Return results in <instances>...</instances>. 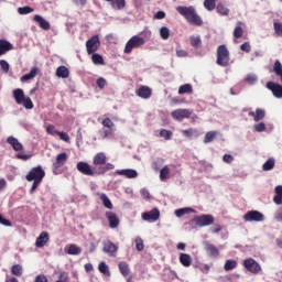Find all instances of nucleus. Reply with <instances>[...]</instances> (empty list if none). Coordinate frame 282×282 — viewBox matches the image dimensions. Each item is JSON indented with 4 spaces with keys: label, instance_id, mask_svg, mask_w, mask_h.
I'll return each instance as SVG.
<instances>
[{
    "label": "nucleus",
    "instance_id": "obj_1",
    "mask_svg": "<svg viewBox=\"0 0 282 282\" xmlns=\"http://www.w3.org/2000/svg\"><path fill=\"white\" fill-rule=\"evenodd\" d=\"M76 169L83 175H88L89 177H94V175H105L107 171H113V164L108 163L106 167H91L87 162H78Z\"/></svg>",
    "mask_w": 282,
    "mask_h": 282
},
{
    "label": "nucleus",
    "instance_id": "obj_2",
    "mask_svg": "<svg viewBox=\"0 0 282 282\" xmlns=\"http://www.w3.org/2000/svg\"><path fill=\"white\" fill-rule=\"evenodd\" d=\"M176 11L178 14H181V17H184V19L187 21V23H191V25H204V20H202L199 14H197L195 7L178 6L176 7Z\"/></svg>",
    "mask_w": 282,
    "mask_h": 282
},
{
    "label": "nucleus",
    "instance_id": "obj_3",
    "mask_svg": "<svg viewBox=\"0 0 282 282\" xmlns=\"http://www.w3.org/2000/svg\"><path fill=\"white\" fill-rule=\"evenodd\" d=\"M44 177H45V171L41 165H37L30 170V172L25 176L26 182H33L32 187L30 189V195H33L36 188L41 186V182H43Z\"/></svg>",
    "mask_w": 282,
    "mask_h": 282
},
{
    "label": "nucleus",
    "instance_id": "obj_4",
    "mask_svg": "<svg viewBox=\"0 0 282 282\" xmlns=\"http://www.w3.org/2000/svg\"><path fill=\"white\" fill-rule=\"evenodd\" d=\"M216 64L219 67H228L230 65V51L226 44H221L216 50Z\"/></svg>",
    "mask_w": 282,
    "mask_h": 282
},
{
    "label": "nucleus",
    "instance_id": "obj_5",
    "mask_svg": "<svg viewBox=\"0 0 282 282\" xmlns=\"http://www.w3.org/2000/svg\"><path fill=\"white\" fill-rule=\"evenodd\" d=\"M13 98L17 105H22L24 109H34V102H32V98L25 96V93L21 88H17L13 90Z\"/></svg>",
    "mask_w": 282,
    "mask_h": 282
},
{
    "label": "nucleus",
    "instance_id": "obj_6",
    "mask_svg": "<svg viewBox=\"0 0 282 282\" xmlns=\"http://www.w3.org/2000/svg\"><path fill=\"white\" fill-rule=\"evenodd\" d=\"M145 41L144 37H140L139 35H133L126 44L124 46V54H131L133 50L138 47H142L144 45Z\"/></svg>",
    "mask_w": 282,
    "mask_h": 282
},
{
    "label": "nucleus",
    "instance_id": "obj_7",
    "mask_svg": "<svg viewBox=\"0 0 282 282\" xmlns=\"http://www.w3.org/2000/svg\"><path fill=\"white\" fill-rule=\"evenodd\" d=\"M193 221L199 228H204L206 226H213V224H215V217L213 215L203 214L200 216H195Z\"/></svg>",
    "mask_w": 282,
    "mask_h": 282
},
{
    "label": "nucleus",
    "instance_id": "obj_8",
    "mask_svg": "<svg viewBox=\"0 0 282 282\" xmlns=\"http://www.w3.org/2000/svg\"><path fill=\"white\" fill-rule=\"evenodd\" d=\"M102 127L105 128L102 130V140H107L108 138H113V127H116V123L111 121L109 118H105L101 121Z\"/></svg>",
    "mask_w": 282,
    "mask_h": 282
},
{
    "label": "nucleus",
    "instance_id": "obj_9",
    "mask_svg": "<svg viewBox=\"0 0 282 282\" xmlns=\"http://www.w3.org/2000/svg\"><path fill=\"white\" fill-rule=\"evenodd\" d=\"M243 268L251 274H259V272H261V264L252 258L243 260Z\"/></svg>",
    "mask_w": 282,
    "mask_h": 282
},
{
    "label": "nucleus",
    "instance_id": "obj_10",
    "mask_svg": "<svg viewBox=\"0 0 282 282\" xmlns=\"http://www.w3.org/2000/svg\"><path fill=\"white\" fill-rule=\"evenodd\" d=\"M171 116L173 120H177L178 122H182V120L191 118V116H193V111L191 109L180 108L172 111Z\"/></svg>",
    "mask_w": 282,
    "mask_h": 282
},
{
    "label": "nucleus",
    "instance_id": "obj_11",
    "mask_svg": "<svg viewBox=\"0 0 282 282\" xmlns=\"http://www.w3.org/2000/svg\"><path fill=\"white\" fill-rule=\"evenodd\" d=\"M98 47H100V37H98V35H93L86 42L87 54H95V52H98Z\"/></svg>",
    "mask_w": 282,
    "mask_h": 282
},
{
    "label": "nucleus",
    "instance_id": "obj_12",
    "mask_svg": "<svg viewBox=\"0 0 282 282\" xmlns=\"http://www.w3.org/2000/svg\"><path fill=\"white\" fill-rule=\"evenodd\" d=\"M66 163H67V153L65 152L59 153L56 156L55 162L53 163L54 175H58V169H63V166H65Z\"/></svg>",
    "mask_w": 282,
    "mask_h": 282
},
{
    "label": "nucleus",
    "instance_id": "obj_13",
    "mask_svg": "<svg viewBox=\"0 0 282 282\" xmlns=\"http://www.w3.org/2000/svg\"><path fill=\"white\" fill-rule=\"evenodd\" d=\"M93 164L95 169H107V154L105 152L97 153L93 159Z\"/></svg>",
    "mask_w": 282,
    "mask_h": 282
},
{
    "label": "nucleus",
    "instance_id": "obj_14",
    "mask_svg": "<svg viewBox=\"0 0 282 282\" xmlns=\"http://www.w3.org/2000/svg\"><path fill=\"white\" fill-rule=\"evenodd\" d=\"M265 216L259 210H250L243 216L245 221H263Z\"/></svg>",
    "mask_w": 282,
    "mask_h": 282
},
{
    "label": "nucleus",
    "instance_id": "obj_15",
    "mask_svg": "<svg viewBox=\"0 0 282 282\" xmlns=\"http://www.w3.org/2000/svg\"><path fill=\"white\" fill-rule=\"evenodd\" d=\"M143 221H158L160 219V209L153 208L150 212H145L142 214Z\"/></svg>",
    "mask_w": 282,
    "mask_h": 282
},
{
    "label": "nucleus",
    "instance_id": "obj_16",
    "mask_svg": "<svg viewBox=\"0 0 282 282\" xmlns=\"http://www.w3.org/2000/svg\"><path fill=\"white\" fill-rule=\"evenodd\" d=\"M104 252H106V254H109V257H116L118 252V246H116V243L108 240L104 242Z\"/></svg>",
    "mask_w": 282,
    "mask_h": 282
},
{
    "label": "nucleus",
    "instance_id": "obj_17",
    "mask_svg": "<svg viewBox=\"0 0 282 282\" xmlns=\"http://www.w3.org/2000/svg\"><path fill=\"white\" fill-rule=\"evenodd\" d=\"M106 218L109 221V226L111 228H118L120 226V218H118V215L113 212H106Z\"/></svg>",
    "mask_w": 282,
    "mask_h": 282
},
{
    "label": "nucleus",
    "instance_id": "obj_18",
    "mask_svg": "<svg viewBox=\"0 0 282 282\" xmlns=\"http://www.w3.org/2000/svg\"><path fill=\"white\" fill-rule=\"evenodd\" d=\"M33 21H35V23H37V25L42 29V30H50L52 28V25L50 24V22L47 20H45L43 17L35 14L33 17Z\"/></svg>",
    "mask_w": 282,
    "mask_h": 282
},
{
    "label": "nucleus",
    "instance_id": "obj_19",
    "mask_svg": "<svg viewBox=\"0 0 282 282\" xmlns=\"http://www.w3.org/2000/svg\"><path fill=\"white\" fill-rule=\"evenodd\" d=\"M14 46L8 40H0V56L3 54H8V52H12Z\"/></svg>",
    "mask_w": 282,
    "mask_h": 282
},
{
    "label": "nucleus",
    "instance_id": "obj_20",
    "mask_svg": "<svg viewBox=\"0 0 282 282\" xmlns=\"http://www.w3.org/2000/svg\"><path fill=\"white\" fill-rule=\"evenodd\" d=\"M47 241H50V235L47 231H42L36 238L35 246L36 248H43Z\"/></svg>",
    "mask_w": 282,
    "mask_h": 282
},
{
    "label": "nucleus",
    "instance_id": "obj_21",
    "mask_svg": "<svg viewBox=\"0 0 282 282\" xmlns=\"http://www.w3.org/2000/svg\"><path fill=\"white\" fill-rule=\"evenodd\" d=\"M205 250L209 257H213L214 259H217L219 257V249L209 242H205Z\"/></svg>",
    "mask_w": 282,
    "mask_h": 282
},
{
    "label": "nucleus",
    "instance_id": "obj_22",
    "mask_svg": "<svg viewBox=\"0 0 282 282\" xmlns=\"http://www.w3.org/2000/svg\"><path fill=\"white\" fill-rule=\"evenodd\" d=\"M7 142L12 147L13 151H23V144L19 142V139L14 137H8Z\"/></svg>",
    "mask_w": 282,
    "mask_h": 282
},
{
    "label": "nucleus",
    "instance_id": "obj_23",
    "mask_svg": "<svg viewBox=\"0 0 282 282\" xmlns=\"http://www.w3.org/2000/svg\"><path fill=\"white\" fill-rule=\"evenodd\" d=\"M137 96H139V98H143L144 100H147L152 91L151 88H149V86H141L137 91H135Z\"/></svg>",
    "mask_w": 282,
    "mask_h": 282
},
{
    "label": "nucleus",
    "instance_id": "obj_24",
    "mask_svg": "<svg viewBox=\"0 0 282 282\" xmlns=\"http://www.w3.org/2000/svg\"><path fill=\"white\" fill-rule=\"evenodd\" d=\"M117 175H123L128 180H135L138 177V171L135 170H119L117 171Z\"/></svg>",
    "mask_w": 282,
    "mask_h": 282
},
{
    "label": "nucleus",
    "instance_id": "obj_25",
    "mask_svg": "<svg viewBox=\"0 0 282 282\" xmlns=\"http://www.w3.org/2000/svg\"><path fill=\"white\" fill-rule=\"evenodd\" d=\"M180 263L184 265V268H191L193 264V258L188 253H181L178 257Z\"/></svg>",
    "mask_w": 282,
    "mask_h": 282
},
{
    "label": "nucleus",
    "instance_id": "obj_26",
    "mask_svg": "<svg viewBox=\"0 0 282 282\" xmlns=\"http://www.w3.org/2000/svg\"><path fill=\"white\" fill-rule=\"evenodd\" d=\"M39 74V67L34 66L31 68L29 74H25L21 77V83H25L26 80H32V78H36Z\"/></svg>",
    "mask_w": 282,
    "mask_h": 282
},
{
    "label": "nucleus",
    "instance_id": "obj_27",
    "mask_svg": "<svg viewBox=\"0 0 282 282\" xmlns=\"http://www.w3.org/2000/svg\"><path fill=\"white\" fill-rule=\"evenodd\" d=\"M56 76L58 78H69V68L66 66H59L56 69Z\"/></svg>",
    "mask_w": 282,
    "mask_h": 282
},
{
    "label": "nucleus",
    "instance_id": "obj_28",
    "mask_svg": "<svg viewBox=\"0 0 282 282\" xmlns=\"http://www.w3.org/2000/svg\"><path fill=\"white\" fill-rule=\"evenodd\" d=\"M216 12H218V14L221 17H228V14H230V9L224 6V3L219 2L216 6Z\"/></svg>",
    "mask_w": 282,
    "mask_h": 282
},
{
    "label": "nucleus",
    "instance_id": "obj_29",
    "mask_svg": "<svg viewBox=\"0 0 282 282\" xmlns=\"http://www.w3.org/2000/svg\"><path fill=\"white\" fill-rule=\"evenodd\" d=\"M119 271L122 274V276H129L131 269L129 268V263L127 262H120L119 263Z\"/></svg>",
    "mask_w": 282,
    "mask_h": 282
},
{
    "label": "nucleus",
    "instance_id": "obj_30",
    "mask_svg": "<svg viewBox=\"0 0 282 282\" xmlns=\"http://www.w3.org/2000/svg\"><path fill=\"white\" fill-rule=\"evenodd\" d=\"M100 200L102 202L105 208H108V210L113 209V204L111 203V199L107 196V194H101L100 195Z\"/></svg>",
    "mask_w": 282,
    "mask_h": 282
},
{
    "label": "nucleus",
    "instance_id": "obj_31",
    "mask_svg": "<svg viewBox=\"0 0 282 282\" xmlns=\"http://www.w3.org/2000/svg\"><path fill=\"white\" fill-rule=\"evenodd\" d=\"M83 250L80 249V247L76 246V245H69L66 249L65 252H67V254H80Z\"/></svg>",
    "mask_w": 282,
    "mask_h": 282
},
{
    "label": "nucleus",
    "instance_id": "obj_32",
    "mask_svg": "<svg viewBox=\"0 0 282 282\" xmlns=\"http://www.w3.org/2000/svg\"><path fill=\"white\" fill-rule=\"evenodd\" d=\"M182 134L185 138H197V135H199V131H197V129L189 128L187 130H182Z\"/></svg>",
    "mask_w": 282,
    "mask_h": 282
},
{
    "label": "nucleus",
    "instance_id": "obj_33",
    "mask_svg": "<svg viewBox=\"0 0 282 282\" xmlns=\"http://www.w3.org/2000/svg\"><path fill=\"white\" fill-rule=\"evenodd\" d=\"M273 72L275 75L279 76L281 83H282V64L281 61L276 59L273 64Z\"/></svg>",
    "mask_w": 282,
    "mask_h": 282
},
{
    "label": "nucleus",
    "instance_id": "obj_34",
    "mask_svg": "<svg viewBox=\"0 0 282 282\" xmlns=\"http://www.w3.org/2000/svg\"><path fill=\"white\" fill-rule=\"evenodd\" d=\"M178 94H180V96H182L184 94H193V85L184 84V85L180 86Z\"/></svg>",
    "mask_w": 282,
    "mask_h": 282
},
{
    "label": "nucleus",
    "instance_id": "obj_35",
    "mask_svg": "<svg viewBox=\"0 0 282 282\" xmlns=\"http://www.w3.org/2000/svg\"><path fill=\"white\" fill-rule=\"evenodd\" d=\"M189 43L192 45V47H195L196 50L202 47V37H199V35L195 36V35H192L189 37Z\"/></svg>",
    "mask_w": 282,
    "mask_h": 282
},
{
    "label": "nucleus",
    "instance_id": "obj_36",
    "mask_svg": "<svg viewBox=\"0 0 282 282\" xmlns=\"http://www.w3.org/2000/svg\"><path fill=\"white\" fill-rule=\"evenodd\" d=\"M171 175V170L169 169L167 165H165L161 171H160V180L161 182H166L169 180V176Z\"/></svg>",
    "mask_w": 282,
    "mask_h": 282
},
{
    "label": "nucleus",
    "instance_id": "obj_37",
    "mask_svg": "<svg viewBox=\"0 0 282 282\" xmlns=\"http://www.w3.org/2000/svg\"><path fill=\"white\" fill-rule=\"evenodd\" d=\"M108 3H111L112 8H117V10H123L126 2L124 0H106Z\"/></svg>",
    "mask_w": 282,
    "mask_h": 282
},
{
    "label": "nucleus",
    "instance_id": "obj_38",
    "mask_svg": "<svg viewBox=\"0 0 282 282\" xmlns=\"http://www.w3.org/2000/svg\"><path fill=\"white\" fill-rule=\"evenodd\" d=\"M204 8L209 12H213L217 8V0H205Z\"/></svg>",
    "mask_w": 282,
    "mask_h": 282
},
{
    "label": "nucleus",
    "instance_id": "obj_39",
    "mask_svg": "<svg viewBox=\"0 0 282 282\" xmlns=\"http://www.w3.org/2000/svg\"><path fill=\"white\" fill-rule=\"evenodd\" d=\"M91 61L94 65H105V58L100 54L93 53Z\"/></svg>",
    "mask_w": 282,
    "mask_h": 282
},
{
    "label": "nucleus",
    "instance_id": "obj_40",
    "mask_svg": "<svg viewBox=\"0 0 282 282\" xmlns=\"http://www.w3.org/2000/svg\"><path fill=\"white\" fill-rule=\"evenodd\" d=\"M188 213H195V209H193L191 207H185V208L175 210L176 217H184V215H188Z\"/></svg>",
    "mask_w": 282,
    "mask_h": 282
},
{
    "label": "nucleus",
    "instance_id": "obj_41",
    "mask_svg": "<svg viewBox=\"0 0 282 282\" xmlns=\"http://www.w3.org/2000/svg\"><path fill=\"white\" fill-rule=\"evenodd\" d=\"M215 138H217V131L207 132L204 138V144H209V142H213Z\"/></svg>",
    "mask_w": 282,
    "mask_h": 282
},
{
    "label": "nucleus",
    "instance_id": "obj_42",
    "mask_svg": "<svg viewBox=\"0 0 282 282\" xmlns=\"http://www.w3.org/2000/svg\"><path fill=\"white\" fill-rule=\"evenodd\" d=\"M237 268V260H227L224 265V270L226 272H230V270H235Z\"/></svg>",
    "mask_w": 282,
    "mask_h": 282
},
{
    "label": "nucleus",
    "instance_id": "obj_43",
    "mask_svg": "<svg viewBox=\"0 0 282 282\" xmlns=\"http://www.w3.org/2000/svg\"><path fill=\"white\" fill-rule=\"evenodd\" d=\"M160 36L163 41H169V36H171V30L166 26H162L160 29Z\"/></svg>",
    "mask_w": 282,
    "mask_h": 282
},
{
    "label": "nucleus",
    "instance_id": "obj_44",
    "mask_svg": "<svg viewBox=\"0 0 282 282\" xmlns=\"http://www.w3.org/2000/svg\"><path fill=\"white\" fill-rule=\"evenodd\" d=\"M11 274H14V276H21L23 274V267L21 264H14L11 268Z\"/></svg>",
    "mask_w": 282,
    "mask_h": 282
},
{
    "label": "nucleus",
    "instance_id": "obj_45",
    "mask_svg": "<svg viewBox=\"0 0 282 282\" xmlns=\"http://www.w3.org/2000/svg\"><path fill=\"white\" fill-rule=\"evenodd\" d=\"M265 118V110L258 108L256 110L254 122H259Z\"/></svg>",
    "mask_w": 282,
    "mask_h": 282
},
{
    "label": "nucleus",
    "instance_id": "obj_46",
    "mask_svg": "<svg viewBox=\"0 0 282 282\" xmlns=\"http://www.w3.org/2000/svg\"><path fill=\"white\" fill-rule=\"evenodd\" d=\"M274 169V159H269L263 165L262 171H272Z\"/></svg>",
    "mask_w": 282,
    "mask_h": 282
},
{
    "label": "nucleus",
    "instance_id": "obj_47",
    "mask_svg": "<svg viewBox=\"0 0 282 282\" xmlns=\"http://www.w3.org/2000/svg\"><path fill=\"white\" fill-rule=\"evenodd\" d=\"M160 137L164 138V140H171V138H173V132L166 129H162L160 131Z\"/></svg>",
    "mask_w": 282,
    "mask_h": 282
},
{
    "label": "nucleus",
    "instance_id": "obj_48",
    "mask_svg": "<svg viewBox=\"0 0 282 282\" xmlns=\"http://www.w3.org/2000/svg\"><path fill=\"white\" fill-rule=\"evenodd\" d=\"M19 14H31V12H34V8L32 7H20L18 9Z\"/></svg>",
    "mask_w": 282,
    "mask_h": 282
},
{
    "label": "nucleus",
    "instance_id": "obj_49",
    "mask_svg": "<svg viewBox=\"0 0 282 282\" xmlns=\"http://www.w3.org/2000/svg\"><path fill=\"white\" fill-rule=\"evenodd\" d=\"M58 130H56V127L54 126V124H48L47 127H46V133L48 134V135H58Z\"/></svg>",
    "mask_w": 282,
    "mask_h": 282
},
{
    "label": "nucleus",
    "instance_id": "obj_50",
    "mask_svg": "<svg viewBox=\"0 0 282 282\" xmlns=\"http://www.w3.org/2000/svg\"><path fill=\"white\" fill-rule=\"evenodd\" d=\"M98 270H99V272H101V274H108L109 275V267L107 265V263L100 262L99 265H98Z\"/></svg>",
    "mask_w": 282,
    "mask_h": 282
},
{
    "label": "nucleus",
    "instance_id": "obj_51",
    "mask_svg": "<svg viewBox=\"0 0 282 282\" xmlns=\"http://www.w3.org/2000/svg\"><path fill=\"white\" fill-rule=\"evenodd\" d=\"M0 67L4 74H8L10 72V64L6 59H0Z\"/></svg>",
    "mask_w": 282,
    "mask_h": 282
},
{
    "label": "nucleus",
    "instance_id": "obj_52",
    "mask_svg": "<svg viewBox=\"0 0 282 282\" xmlns=\"http://www.w3.org/2000/svg\"><path fill=\"white\" fill-rule=\"evenodd\" d=\"M234 36H235V39H241V36H243V28L236 26L234 29Z\"/></svg>",
    "mask_w": 282,
    "mask_h": 282
},
{
    "label": "nucleus",
    "instance_id": "obj_53",
    "mask_svg": "<svg viewBox=\"0 0 282 282\" xmlns=\"http://www.w3.org/2000/svg\"><path fill=\"white\" fill-rule=\"evenodd\" d=\"M135 248L139 252H142V250H144V240H142V238L135 239Z\"/></svg>",
    "mask_w": 282,
    "mask_h": 282
},
{
    "label": "nucleus",
    "instance_id": "obj_54",
    "mask_svg": "<svg viewBox=\"0 0 282 282\" xmlns=\"http://www.w3.org/2000/svg\"><path fill=\"white\" fill-rule=\"evenodd\" d=\"M241 52H246L247 54H250L252 47L250 46V42H245L240 45Z\"/></svg>",
    "mask_w": 282,
    "mask_h": 282
},
{
    "label": "nucleus",
    "instance_id": "obj_55",
    "mask_svg": "<svg viewBox=\"0 0 282 282\" xmlns=\"http://www.w3.org/2000/svg\"><path fill=\"white\" fill-rule=\"evenodd\" d=\"M106 86H107V79H105L104 77H99L97 79V87H99V89H105Z\"/></svg>",
    "mask_w": 282,
    "mask_h": 282
},
{
    "label": "nucleus",
    "instance_id": "obj_56",
    "mask_svg": "<svg viewBox=\"0 0 282 282\" xmlns=\"http://www.w3.org/2000/svg\"><path fill=\"white\" fill-rule=\"evenodd\" d=\"M223 162H225L226 164H232V162H235V156L230 154H224Z\"/></svg>",
    "mask_w": 282,
    "mask_h": 282
},
{
    "label": "nucleus",
    "instance_id": "obj_57",
    "mask_svg": "<svg viewBox=\"0 0 282 282\" xmlns=\"http://www.w3.org/2000/svg\"><path fill=\"white\" fill-rule=\"evenodd\" d=\"M246 83H249V85H254L257 83L258 78L257 75H247Z\"/></svg>",
    "mask_w": 282,
    "mask_h": 282
},
{
    "label": "nucleus",
    "instance_id": "obj_58",
    "mask_svg": "<svg viewBox=\"0 0 282 282\" xmlns=\"http://www.w3.org/2000/svg\"><path fill=\"white\" fill-rule=\"evenodd\" d=\"M57 135L59 137L61 140L64 142H69V134L67 132H57Z\"/></svg>",
    "mask_w": 282,
    "mask_h": 282
},
{
    "label": "nucleus",
    "instance_id": "obj_59",
    "mask_svg": "<svg viewBox=\"0 0 282 282\" xmlns=\"http://www.w3.org/2000/svg\"><path fill=\"white\" fill-rule=\"evenodd\" d=\"M254 130L258 131L259 133L265 131V123L260 122V123L256 124Z\"/></svg>",
    "mask_w": 282,
    "mask_h": 282
},
{
    "label": "nucleus",
    "instance_id": "obj_60",
    "mask_svg": "<svg viewBox=\"0 0 282 282\" xmlns=\"http://www.w3.org/2000/svg\"><path fill=\"white\" fill-rule=\"evenodd\" d=\"M0 224L2 226H7V227H12V223L6 218H3V216L0 214Z\"/></svg>",
    "mask_w": 282,
    "mask_h": 282
},
{
    "label": "nucleus",
    "instance_id": "obj_61",
    "mask_svg": "<svg viewBox=\"0 0 282 282\" xmlns=\"http://www.w3.org/2000/svg\"><path fill=\"white\" fill-rule=\"evenodd\" d=\"M30 158H32V154H21V153L17 154V159L18 160H23L24 162L30 160Z\"/></svg>",
    "mask_w": 282,
    "mask_h": 282
},
{
    "label": "nucleus",
    "instance_id": "obj_62",
    "mask_svg": "<svg viewBox=\"0 0 282 282\" xmlns=\"http://www.w3.org/2000/svg\"><path fill=\"white\" fill-rule=\"evenodd\" d=\"M155 19L162 20V19H166V12L164 11H158L154 15Z\"/></svg>",
    "mask_w": 282,
    "mask_h": 282
},
{
    "label": "nucleus",
    "instance_id": "obj_63",
    "mask_svg": "<svg viewBox=\"0 0 282 282\" xmlns=\"http://www.w3.org/2000/svg\"><path fill=\"white\" fill-rule=\"evenodd\" d=\"M273 202H274V204H276L278 206H281V204H282V196L275 194L274 197H273Z\"/></svg>",
    "mask_w": 282,
    "mask_h": 282
},
{
    "label": "nucleus",
    "instance_id": "obj_64",
    "mask_svg": "<svg viewBox=\"0 0 282 282\" xmlns=\"http://www.w3.org/2000/svg\"><path fill=\"white\" fill-rule=\"evenodd\" d=\"M35 282H47V276L41 274L35 278Z\"/></svg>",
    "mask_w": 282,
    "mask_h": 282
}]
</instances>
